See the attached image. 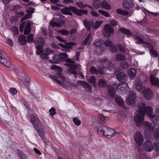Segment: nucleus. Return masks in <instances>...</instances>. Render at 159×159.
<instances>
[{"label": "nucleus", "mask_w": 159, "mask_h": 159, "mask_svg": "<svg viewBox=\"0 0 159 159\" xmlns=\"http://www.w3.org/2000/svg\"><path fill=\"white\" fill-rule=\"evenodd\" d=\"M125 59V57L124 55L120 53H117L116 56V60L117 61H123Z\"/></svg>", "instance_id": "nucleus-30"}, {"label": "nucleus", "mask_w": 159, "mask_h": 159, "mask_svg": "<svg viewBox=\"0 0 159 159\" xmlns=\"http://www.w3.org/2000/svg\"><path fill=\"white\" fill-rule=\"evenodd\" d=\"M0 63L3 64L8 68H10L11 66V63L6 52L1 49H0Z\"/></svg>", "instance_id": "nucleus-5"}, {"label": "nucleus", "mask_w": 159, "mask_h": 159, "mask_svg": "<svg viewBox=\"0 0 159 159\" xmlns=\"http://www.w3.org/2000/svg\"><path fill=\"white\" fill-rule=\"evenodd\" d=\"M67 55L65 53H61L60 54L54 55L52 59V62L54 63H59L60 62L66 61V65L69 67V72L73 74L75 77H76L77 72L76 70L78 67V65L74 64L75 61H73L70 59H67Z\"/></svg>", "instance_id": "nucleus-2"}, {"label": "nucleus", "mask_w": 159, "mask_h": 159, "mask_svg": "<svg viewBox=\"0 0 159 159\" xmlns=\"http://www.w3.org/2000/svg\"><path fill=\"white\" fill-rule=\"evenodd\" d=\"M144 127L146 130L149 132H151L153 130V127L152 124L146 121L144 123Z\"/></svg>", "instance_id": "nucleus-25"}, {"label": "nucleus", "mask_w": 159, "mask_h": 159, "mask_svg": "<svg viewBox=\"0 0 159 159\" xmlns=\"http://www.w3.org/2000/svg\"><path fill=\"white\" fill-rule=\"evenodd\" d=\"M89 82L92 84H94L96 82V78L94 76H91L89 80Z\"/></svg>", "instance_id": "nucleus-62"}, {"label": "nucleus", "mask_w": 159, "mask_h": 159, "mask_svg": "<svg viewBox=\"0 0 159 159\" xmlns=\"http://www.w3.org/2000/svg\"><path fill=\"white\" fill-rule=\"evenodd\" d=\"M36 131L39 135L43 139L44 137V128L43 127V129H42L40 128L36 129Z\"/></svg>", "instance_id": "nucleus-35"}, {"label": "nucleus", "mask_w": 159, "mask_h": 159, "mask_svg": "<svg viewBox=\"0 0 159 159\" xmlns=\"http://www.w3.org/2000/svg\"><path fill=\"white\" fill-rule=\"evenodd\" d=\"M105 129V130H104L103 132V135L107 137L108 138H112L116 134L114 130L108 129L107 127H104Z\"/></svg>", "instance_id": "nucleus-12"}, {"label": "nucleus", "mask_w": 159, "mask_h": 159, "mask_svg": "<svg viewBox=\"0 0 159 159\" xmlns=\"http://www.w3.org/2000/svg\"><path fill=\"white\" fill-rule=\"evenodd\" d=\"M49 111L50 112V114L52 116H53L56 113L55 109L54 107H52L50 109Z\"/></svg>", "instance_id": "nucleus-64"}, {"label": "nucleus", "mask_w": 159, "mask_h": 159, "mask_svg": "<svg viewBox=\"0 0 159 159\" xmlns=\"http://www.w3.org/2000/svg\"><path fill=\"white\" fill-rule=\"evenodd\" d=\"M51 25L52 26L55 27H60L61 26L60 24L58 22H51Z\"/></svg>", "instance_id": "nucleus-63"}, {"label": "nucleus", "mask_w": 159, "mask_h": 159, "mask_svg": "<svg viewBox=\"0 0 159 159\" xmlns=\"http://www.w3.org/2000/svg\"><path fill=\"white\" fill-rule=\"evenodd\" d=\"M115 74L118 80L120 82H126L127 76L126 74L122 72L119 71L117 68L115 70Z\"/></svg>", "instance_id": "nucleus-6"}, {"label": "nucleus", "mask_w": 159, "mask_h": 159, "mask_svg": "<svg viewBox=\"0 0 159 159\" xmlns=\"http://www.w3.org/2000/svg\"><path fill=\"white\" fill-rule=\"evenodd\" d=\"M9 92L13 95H15L17 93L16 89L13 88H10L9 89Z\"/></svg>", "instance_id": "nucleus-53"}, {"label": "nucleus", "mask_w": 159, "mask_h": 159, "mask_svg": "<svg viewBox=\"0 0 159 159\" xmlns=\"http://www.w3.org/2000/svg\"><path fill=\"white\" fill-rule=\"evenodd\" d=\"M98 11L100 13L104 16L105 17H109L110 16V15H109V13L107 12H106L101 10H98Z\"/></svg>", "instance_id": "nucleus-46"}, {"label": "nucleus", "mask_w": 159, "mask_h": 159, "mask_svg": "<svg viewBox=\"0 0 159 159\" xmlns=\"http://www.w3.org/2000/svg\"><path fill=\"white\" fill-rule=\"evenodd\" d=\"M104 127H106L105 126L103 125L102 126H100L98 127L97 129V132L98 133H100L103 134V132L105 129H104Z\"/></svg>", "instance_id": "nucleus-42"}, {"label": "nucleus", "mask_w": 159, "mask_h": 159, "mask_svg": "<svg viewBox=\"0 0 159 159\" xmlns=\"http://www.w3.org/2000/svg\"><path fill=\"white\" fill-rule=\"evenodd\" d=\"M150 80L152 85H156L159 83V79L153 75L151 76Z\"/></svg>", "instance_id": "nucleus-23"}, {"label": "nucleus", "mask_w": 159, "mask_h": 159, "mask_svg": "<svg viewBox=\"0 0 159 159\" xmlns=\"http://www.w3.org/2000/svg\"><path fill=\"white\" fill-rule=\"evenodd\" d=\"M30 117V122L36 129L40 128L42 129H43V126L36 114L33 113L31 115Z\"/></svg>", "instance_id": "nucleus-4"}, {"label": "nucleus", "mask_w": 159, "mask_h": 159, "mask_svg": "<svg viewBox=\"0 0 159 159\" xmlns=\"http://www.w3.org/2000/svg\"><path fill=\"white\" fill-rule=\"evenodd\" d=\"M61 11L63 14L70 16L72 15V13L70 12V11L80 16H81L82 14L87 15L88 13L87 10H84L81 9H78L75 7H64L62 9Z\"/></svg>", "instance_id": "nucleus-3"}, {"label": "nucleus", "mask_w": 159, "mask_h": 159, "mask_svg": "<svg viewBox=\"0 0 159 159\" xmlns=\"http://www.w3.org/2000/svg\"><path fill=\"white\" fill-rule=\"evenodd\" d=\"M149 52L151 55L153 57H157L158 55V53L152 49H150Z\"/></svg>", "instance_id": "nucleus-48"}, {"label": "nucleus", "mask_w": 159, "mask_h": 159, "mask_svg": "<svg viewBox=\"0 0 159 159\" xmlns=\"http://www.w3.org/2000/svg\"><path fill=\"white\" fill-rule=\"evenodd\" d=\"M81 84L85 88H87L89 90H91L92 88L90 84H88L85 81H81Z\"/></svg>", "instance_id": "nucleus-33"}, {"label": "nucleus", "mask_w": 159, "mask_h": 159, "mask_svg": "<svg viewBox=\"0 0 159 159\" xmlns=\"http://www.w3.org/2000/svg\"><path fill=\"white\" fill-rule=\"evenodd\" d=\"M103 43V42L101 40H97L95 41L93 45L96 47H100Z\"/></svg>", "instance_id": "nucleus-43"}, {"label": "nucleus", "mask_w": 159, "mask_h": 159, "mask_svg": "<svg viewBox=\"0 0 159 159\" xmlns=\"http://www.w3.org/2000/svg\"><path fill=\"white\" fill-rule=\"evenodd\" d=\"M155 151L157 153V155L159 156V143L157 142L154 143Z\"/></svg>", "instance_id": "nucleus-52"}, {"label": "nucleus", "mask_w": 159, "mask_h": 159, "mask_svg": "<svg viewBox=\"0 0 159 159\" xmlns=\"http://www.w3.org/2000/svg\"><path fill=\"white\" fill-rule=\"evenodd\" d=\"M76 4L80 8H84L86 7V5H84L82 2H77Z\"/></svg>", "instance_id": "nucleus-58"}, {"label": "nucleus", "mask_w": 159, "mask_h": 159, "mask_svg": "<svg viewBox=\"0 0 159 159\" xmlns=\"http://www.w3.org/2000/svg\"><path fill=\"white\" fill-rule=\"evenodd\" d=\"M35 47L37 49L36 51V54L37 55H39L42 53L43 52V49L42 48L43 47H40L38 46H36Z\"/></svg>", "instance_id": "nucleus-45"}, {"label": "nucleus", "mask_w": 159, "mask_h": 159, "mask_svg": "<svg viewBox=\"0 0 159 159\" xmlns=\"http://www.w3.org/2000/svg\"><path fill=\"white\" fill-rule=\"evenodd\" d=\"M118 48L120 52L122 53H125V49L121 45L118 44L117 45Z\"/></svg>", "instance_id": "nucleus-61"}, {"label": "nucleus", "mask_w": 159, "mask_h": 159, "mask_svg": "<svg viewBox=\"0 0 159 159\" xmlns=\"http://www.w3.org/2000/svg\"><path fill=\"white\" fill-rule=\"evenodd\" d=\"M98 85L101 88L106 87L107 85V83L106 80L102 79H99L98 82Z\"/></svg>", "instance_id": "nucleus-28"}, {"label": "nucleus", "mask_w": 159, "mask_h": 159, "mask_svg": "<svg viewBox=\"0 0 159 159\" xmlns=\"http://www.w3.org/2000/svg\"><path fill=\"white\" fill-rule=\"evenodd\" d=\"M83 23L85 28L89 31L91 27H93L94 22L93 20L89 21L87 20H84L83 21Z\"/></svg>", "instance_id": "nucleus-18"}, {"label": "nucleus", "mask_w": 159, "mask_h": 159, "mask_svg": "<svg viewBox=\"0 0 159 159\" xmlns=\"http://www.w3.org/2000/svg\"><path fill=\"white\" fill-rule=\"evenodd\" d=\"M120 66L122 68L124 69H126L129 66V64L127 62H121L120 64Z\"/></svg>", "instance_id": "nucleus-51"}, {"label": "nucleus", "mask_w": 159, "mask_h": 159, "mask_svg": "<svg viewBox=\"0 0 159 159\" xmlns=\"http://www.w3.org/2000/svg\"><path fill=\"white\" fill-rule=\"evenodd\" d=\"M143 93L145 98L147 100L151 99L153 96L152 91L148 88L144 89L143 91Z\"/></svg>", "instance_id": "nucleus-13"}, {"label": "nucleus", "mask_w": 159, "mask_h": 159, "mask_svg": "<svg viewBox=\"0 0 159 159\" xmlns=\"http://www.w3.org/2000/svg\"><path fill=\"white\" fill-rule=\"evenodd\" d=\"M138 107V110L136 111L134 118L135 123L138 126H140L143 121L145 113H147L151 119H154L155 117V116L152 115V109L151 107H146L144 103L141 102L139 104Z\"/></svg>", "instance_id": "nucleus-1"}, {"label": "nucleus", "mask_w": 159, "mask_h": 159, "mask_svg": "<svg viewBox=\"0 0 159 159\" xmlns=\"http://www.w3.org/2000/svg\"><path fill=\"white\" fill-rule=\"evenodd\" d=\"M16 16L18 18H20L25 14V12L23 11H21L19 12H16L15 13Z\"/></svg>", "instance_id": "nucleus-55"}, {"label": "nucleus", "mask_w": 159, "mask_h": 159, "mask_svg": "<svg viewBox=\"0 0 159 159\" xmlns=\"http://www.w3.org/2000/svg\"><path fill=\"white\" fill-rule=\"evenodd\" d=\"M98 0H93V7L95 8H98L101 6V2Z\"/></svg>", "instance_id": "nucleus-34"}, {"label": "nucleus", "mask_w": 159, "mask_h": 159, "mask_svg": "<svg viewBox=\"0 0 159 159\" xmlns=\"http://www.w3.org/2000/svg\"><path fill=\"white\" fill-rule=\"evenodd\" d=\"M26 38H27V42L29 43H31L34 42L33 40V35L32 34H30L28 35L27 37H26Z\"/></svg>", "instance_id": "nucleus-38"}, {"label": "nucleus", "mask_w": 159, "mask_h": 159, "mask_svg": "<svg viewBox=\"0 0 159 159\" xmlns=\"http://www.w3.org/2000/svg\"><path fill=\"white\" fill-rule=\"evenodd\" d=\"M30 80V78H27L25 79V80L24 82V84L26 87H28L29 86Z\"/></svg>", "instance_id": "nucleus-57"}, {"label": "nucleus", "mask_w": 159, "mask_h": 159, "mask_svg": "<svg viewBox=\"0 0 159 159\" xmlns=\"http://www.w3.org/2000/svg\"><path fill=\"white\" fill-rule=\"evenodd\" d=\"M65 43L66 45L60 43H59L58 44L61 47L65 49L71 48H72L71 46H74L75 44V43L72 42L67 43L65 42Z\"/></svg>", "instance_id": "nucleus-19"}, {"label": "nucleus", "mask_w": 159, "mask_h": 159, "mask_svg": "<svg viewBox=\"0 0 159 159\" xmlns=\"http://www.w3.org/2000/svg\"><path fill=\"white\" fill-rule=\"evenodd\" d=\"M90 37H91V34H88V35L84 39V41L82 43L83 45H85L89 41Z\"/></svg>", "instance_id": "nucleus-49"}, {"label": "nucleus", "mask_w": 159, "mask_h": 159, "mask_svg": "<svg viewBox=\"0 0 159 159\" xmlns=\"http://www.w3.org/2000/svg\"><path fill=\"white\" fill-rule=\"evenodd\" d=\"M142 88V83L139 82H137L135 85V88L138 91L141 90Z\"/></svg>", "instance_id": "nucleus-50"}, {"label": "nucleus", "mask_w": 159, "mask_h": 159, "mask_svg": "<svg viewBox=\"0 0 159 159\" xmlns=\"http://www.w3.org/2000/svg\"><path fill=\"white\" fill-rule=\"evenodd\" d=\"M101 6L102 8L107 10H110L111 8V6L105 0L101 2Z\"/></svg>", "instance_id": "nucleus-24"}, {"label": "nucleus", "mask_w": 159, "mask_h": 159, "mask_svg": "<svg viewBox=\"0 0 159 159\" xmlns=\"http://www.w3.org/2000/svg\"><path fill=\"white\" fill-rule=\"evenodd\" d=\"M58 32L63 35L67 36L69 34V32L65 29L59 30Z\"/></svg>", "instance_id": "nucleus-41"}, {"label": "nucleus", "mask_w": 159, "mask_h": 159, "mask_svg": "<svg viewBox=\"0 0 159 159\" xmlns=\"http://www.w3.org/2000/svg\"><path fill=\"white\" fill-rule=\"evenodd\" d=\"M116 12L118 14L124 16L127 15L129 14L128 12L124 11L121 9H117L116 10Z\"/></svg>", "instance_id": "nucleus-37"}, {"label": "nucleus", "mask_w": 159, "mask_h": 159, "mask_svg": "<svg viewBox=\"0 0 159 159\" xmlns=\"http://www.w3.org/2000/svg\"><path fill=\"white\" fill-rule=\"evenodd\" d=\"M116 86V89H120L121 91H124L125 89L128 87V84L126 82H121Z\"/></svg>", "instance_id": "nucleus-21"}, {"label": "nucleus", "mask_w": 159, "mask_h": 159, "mask_svg": "<svg viewBox=\"0 0 159 159\" xmlns=\"http://www.w3.org/2000/svg\"><path fill=\"white\" fill-rule=\"evenodd\" d=\"M97 68L98 73H99L101 75L105 74V71L104 70V66L99 65L98 66Z\"/></svg>", "instance_id": "nucleus-32"}, {"label": "nucleus", "mask_w": 159, "mask_h": 159, "mask_svg": "<svg viewBox=\"0 0 159 159\" xmlns=\"http://www.w3.org/2000/svg\"><path fill=\"white\" fill-rule=\"evenodd\" d=\"M119 30V32L127 35L128 36L132 35V33L129 30L124 28H120Z\"/></svg>", "instance_id": "nucleus-26"}, {"label": "nucleus", "mask_w": 159, "mask_h": 159, "mask_svg": "<svg viewBox=\"0 0 159 159\" xmlns=\"http://www.w3.org/2000/svg\"><path fill=\"white\" fill-rule=\"evenodd\" d=\"M112 44V42L109 39L107 40L104 43L105 45L107 47L111 46Z\"/></svg>", "instance_id": "nucleus-60"}, {"label": "nucleus", "mask_w": 159, "mask_h": 159, "mask_svg": "<svg viewBox=\"0 0 159 159\" xmlns=\"http://www.w3.org/2000/svg\"><path fill=\"white\" fill-rule=\"evenodd\" d=\"M30 27V24L29 22H28L27 23L24 30L25 34H28L30 33L31 31Z\"/></svg>", "instance_id": "nucleus-31"}, {"label": "nucleus", "mask_w": 159, "mask_h": 159, "mask_svg": "<svg viewBox=\"0 0 159 159\" xmlns=\"http://www.w3.org/2000/svg\"><path fill=\"white\" fill-rule=\"evenodd\" d=\"M111 52L114 53H116L118 52V50L116 46H112L110 48Z\"/></svg>", "instance_id": "nucleus-59"}, {"label": "nucleus", "mask_w": 159, "mask_h": 159, "mask_svg": "<svg viewBox=\"0 0 159 159\" xmlns=\"http://www.w3.org/2000/svg\"><path fill=\"white\" fill-rule=\"evenodd\" d=\"M44 42L45 39L42 37H39L34 41L35 47L38 46L40 47H43Z\"/></svg>", "instance_id": "nucleus-17"}, {"label": "nucleus", "mask_w": 159, "mask_h": 159, "mask_svg": "<svg viewBox=\"0 0 159 159\" xmlns=\"http://www.w3.org/2000/svg\"><path fill=\"white\" fill-rule=\"evenodd\" d=\"M115 99L118 104L121 106L125 107L123 101L120 96L119 95H116L115 97Z\"/></svg>", "instance_id": "nucleus-20"}, {"label": "nucleus", "mask_w": 159, "mask_h": 159, "mask_svg": "<svg viewBox=\"0 0 159 159\" xmlns=\"http://www.w3.org/2000/svg\"><path fill=\"white\" fill-rule=\"evenodd\" d=\"M115 67V65L111 62H109L107 66V69L108 70L112 69Z\"/></svg>", "instance_id": "nucleus-47"}, {"label": "nucleus", "mask_w": 159, "mask_h": 159, "mask_svg": "<svg viewBox=\"0 0 159 159\" xmlns=\"http://www.w3.org/2000/svg\"><path fill=\"white\" fill-rule=\"evenodd\" d=\"M136 98V95L135 92L131 91L129 93V96L126 98V102L129 105L132 106L134 104Z\"/></svg>", "instance_id": "nucleus-9"}, {"label": "nucleus", "mask_w": 159, "mask_h": 159, "mask_svg": "<svg viewBox=\"0 0 159 159\" xmlns=\"http://www.w3.org/2000/svg\"><path fill=\"white\" fill-rule=\"evenodd\" d=\"M136 74V70L134 68H132L128 71V74L131 79H134Z\"/></svg>", "instance_id": "nucleus-22"}, {"label": "nucleus", "mask_w": 159, "mask_h": 159, "mask_svg": "<svg viewBox=\"0 0 159 159\" xmlns=\"http://www.w3.org/2000/svg\"><path fill=\"white\" fill-rule=\"evenodd\" d=\"M108 93L107 97L111 101L113 99L116 93L115 88L114 85H109L108 86Z\"/></svg>", "instance_id": "nucleus-11"}, {"label": "nucleus", "mask_w": 159, "mask_h": 159, "mask_svg": "<svg viewBox=\"0 0 159 159\" xmlns=\"http://www.w3.org/2000/svg\"><path fill=\"white\" fill-rule=\"evenodd\" d=\"M54 16H55L54 17L55 20L59 22H61L62 16H61V15L58 13H57L55 14Z\"/></svg>", "instance_id": "nucleus-36"}, {"label": "nucleus", "mask_w": 159, "mask_h": 159, "mask_svg": "<svg viewBox=\"0 0 159 159\" xmlns=\"http://www.w3.org/2000/svg\"><path fill=\"white\" fill-rule=\"evenodd\" d=\"M34 10L35 9L32 7L28 8L26 10V12L28 14L21 18V21H22L27 19L30 18L31 16V14L34 12Z\"/></svg>", "instance_id": "nucleus-15"}, {"label": "nucleus", "mask_w": 159, "mask_h": 159, "mask_svg": "<svg viewBox=\"0 0 159 159\" xmlns=\"http://www.w3.org/2000/svg\"><path fill=\"white\" fill-rule=\"evenodd\" d=\"M114 31L113 28L110 25L107 24L104 27L103 34L106 38H108L110 37L111 34H113Z\"/></svg>", "instance_id": "nucleus-7"}, {"label": "nucleus", "mask_w": 159, "mask_h": 159, "mask_svg": "<svg viewBox=\"0 0 159 159\" xmlns=\"http://www.w3.org/2000/svg\"><path fill=\"white\" fill-rule=\"evenodd\" d=\"M48 54H47L45 53H42V54L40 55V57L41 58V59H49V57H48Z\"/></svg>", "instance_id": "nucleus-56"}, {"label": "nucleus", "mask_w": 159, "mask_h": 159, "mask_svg": "<svg viewBox=\"0 0 159 159\" xmlns=\"http://www.w3.org/2000/svg\"><path fill=\"white\" fill-rule=\"evenodd\" d=\"M25 38H26V36H24L23 35L19 36L18 39V41L19 43L21 45H23L26 44L27 41Z\"/></svg>", "instance_id": "nucleus-27"}, {"label": "nucleus", "mask_w": 159, "mask_h": 159, "mask_svg": "<svg viewBox=\"0 0 159 159\" xmlns=\"http://www.w3.org/2000/svg\"><path fill=\"white\" fill-rule=\"evenodd\" d=\"M134 139L138 145L141 144L143 142V137L141 133L139 132L135 133L134 135Z\"/></svg>", "instance_id": "nucleus-14"}, {"label": "nucleus", "mask_w": 159, "mask_h": 159, "mask_svg": "<svg viewBox=\"0 0 159 159\" xmlns=\"http://www.w3.org/2000/svg\"><path fill=\"white\" fill-rule=\"evenodd\" d=\"M123 7L125 9H129L133 6V2L131 0H124Z\"/></svg>", "instance_id": "nucleus-16"}, {"label": "nucleus", "mask_w": 159, "mask_h": 159, "mask_svg": "<svg viewBox=\"0 0 159 159\" xmlns=\"http://www.w3.org/2000/svg\"><path fill=\"white\" fill-rule=\"evenodd\" d=\"M73 121L75 124L77 126L81 124L80 121L76 118H74Z\"/></svg>", "instance_id": "nucleus-54"}, {"label": "nucleus", "mask_w": 159, "mask_h": 159, "mask_svg": "<svg viewBox=\"0 0 159 159\" xmlns=\"http://www.w3.org/2000/svg\"><path fill=\"white\" fill-rule=\"evenodd\" d=\"M98 119L100 120V122L101 123H103L105 121V117L102 114L99 115L98 117Z\"/></svg>", "instance_id": "nucleus-44"}, {"label": "nucleus", "mask_w": 159, "mask_h": 159, "mask_svg": "<svg viewBox=\"0 0 159 159\" xmlns=\"http://www.w3.org/2000/svg\"><path fill=\"white\" fill-rule=\"evenodd\" d=\"M103 22V21H96L95 22V25H93V28L94 29H97Z\"/></svg>", "instance_id": "nucleus-39"}, {"label": "nucleus", "mask_w": 159, "mask_h": 159, "mask_svg": "<svg viewBox=\"0 0 159 159\" xmlns=\"http://www.w3.org/2000/svg\"><path fill=\"white\" fill-rule=\"evenodd\" d=\"M143 147L144 150L147 152H150L154 148L153 143L149 140H147L144 142Z\"/></svg>", "instance_id": "nucleus-10"}, {"label": "nucleus", "mask_w": 159, "mask_h": 159, "mask_svg": "<svg viewBox=\"0 0 159 159\" xmlns=\"http://www.w3.org/2000/svg\"><path fill=\"white\" fill-rule=\"evenodd\" d=\"M90 72L93 74H98V70L96 69L95 67L94 66H92L90 67Z\"/></svg>", "instance_id": "nucleus-40"}, {"label": "nucleus", "mask_w": 159, "mask_h": 159, "mask_svg": "<svg viewBox=\"0 0 159 159\" xmlns=\"http://www.w3.org/2000/svg\"><path fill=\"white\" fill-rule=\"evenodd\" d=\"M49 77L50 78L52 79L55 82H56L58 84L60 85H62L63 84V81H60L57 78L59 77L63 81H64L66 78L61 74L60 73L57 72V73L55 76H53L51 75H49Z\"/></svg>", "instance_id": "nucleus-8"}, {"label": "nucleus", "mask_w": 159, "mask_h": 159, "mask_svg": "<svg viewBox=\"0 0 159 159\" xmlns=\"http://www.w3.org/2000/svg\"><path fill=\"white\" fill-rule=\"evenodd\" d=\"M133 37L136 40L135 43L137 44L142 43L143 42V39L137 35L133 34Z\"/></svg>", "instance_id": "nucleus-29"}]
</instances>
